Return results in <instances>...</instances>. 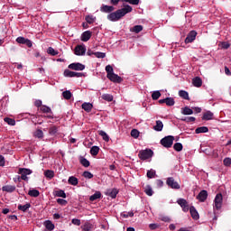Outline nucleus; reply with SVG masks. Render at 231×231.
Here are the masks:
<instances>
[{"label": "nucleus", "instance_id": "f257e3e1", "mask_svg": "<svg viewBox=\"0 0 231 231\" xmlns=\"http://www.w3.org/2000/svg\"><path fill=\"white\" fill-rule=\"evenodd\" d=\"M100 12H102L103 14H108L106 16L108 21H111L112 23H116V21H120V19L122 17H125V15H127V14H131V12H133V7L129 5H125V7L118 9L115 12V6L103 5L100 7Z\"/></svg>", "mask_w": 231, "mask_h": 231}, {"label": "nucleus", "instance_id": "f03ea898", "mask_svg": "<svg viewBox=\"0 0 231 231\" xmlns=\"http://www.w3.org/2000/svg\"><path fill=\"white\" fill-rule=\"evenodd\" d=\"M106 79L110 80L111 82H116V84H120L122 82V78L118 76L117 74H115L113 70V66L107 65L106 67Z\"/></svg>", "mask_w": 231, "mask_h": 231}, {"label": "nucleus", "instance_id": "7ed1b4c3", "mask_svg": "<svg viewBox=\"0 0 231 231\" xmlns=\"http://www.w3.org/2000/svg\"><path fill=\"white\" fill-rule=\"evenodd\" d=\"M160 143L161 145H162V147H165L166 149H171V147H172V144L174 143V136H165L161 140Z\"/></svg>", "mask_w": 231, "mask_h": 231}, {"label": "nucleus", "instance_id": "20e7f679", "mask_svg": "<svg viewBox=\"0 0 231 231\" xmlns=\"http://www.w3.org/2000/svg\"><path fill=\"white\" fill-rule=\"evenodd\" d=\"M32 172V170L28 168H20L18 170V174H21V180H23V181H28V176H30ZM21 180L20 177H18V181H21Z\"/></svg>", "mask_w": 231, "mask_h": 231}, {"label": "nucleus", "instance_id": "39448f33", "mask_svg": "<svg viewBox=\"0 0 231 231\" xmlns=\"http://www.w3.org/2000/svg\"><path fill=\"white\" fill-rule=\"evenodd\" d=\"M154 154V152L151 149L142 150L139 152V158L140 160L145 161L149 160V158H152V155Z\"/></svg>", "mask_w": 231, "mask_h": 231}, {"label": "nucleus", "instance_id": "423d86ee", "mask_svg": "<svg viewBox=\"0 0 231 231\" xmlns=\"http://www.w3.org/2000/svg\"><path fill=\"white\" fill-rule=\"evenodd\" d=\"M64 77H67L69 79H80V77H84V73L82 72H75V71H71L69 69H65L63 72Z\"/></svg>", "mask_w": 231, "mask_h": 231}, {"label": "nucleus", "instance_id": "0eeeda50", "mask_svg": "<svg viewBox=\"0 0 231 231\" xmlns=\"http://www.w3.org/2000/svg\"><path fill=\"white\" fill-rule=\"evenodd\" d=\"M166 185H168L170 189H173L175 190H180V189H181V187L180 186V183H178V181H175L172 177H169L166 180Z\"/></svg>", "mask_w": 231, "mask_h": 231}, {"label": "nucleus", "instance_id": "6e6552de", "mask_svg": "<svg viewBox=\"0 0 231 231\" xmlns=\"http://www.w3.org/2000/svg\"><path fill=\"white\" fill-rule=\"evenodd\" d=\"M215 206L214 208L217 210H221V208L223 207V195L221 193H217L214 199Z\"/></svg>", "mask_w": 231, "mask_h": 231}, {"label": "nucleus", "instance_id": "1a4fd4ad", "mask_svg": "<svg viewBox=\"0 0 231 231\" xmlns=\"http://www.w3.org/2000/svg\"><path fill=\"white\" fill-rule=\"evenodd\" d=\"M69 69H73L74 71H84V69H86V65L79 62L70 63L69 65Z\"/></svg>", "mask_w": 231, "mask_h": 231}, {"label": "nucleus", "instance_id": "9d476101", "mask_svg": "<svg viewBox=\"0 0 231 231\" xmlns=\"http://www.w3.org/2000/svg\"><path fill=\"white\" fill-rule=\"evenodd\" d=\"M197 35H198V32L196 31H190L184 41L185 44H189L190 42H194V41H196Z\"/></svg>", "mask_w": 231, "mask_h": 231}, {"label": "nucleus", "instance_id": "9b49d317", "mask_svg": "<svg viewBox=\"0 0 231 231\" xmlns=\"http://www.w3.org/2000/svg\"><path fill=\"white\" fill-rule=\"evenodd\" d=\"M16 42H18V44H25L28 48H32L33 46V43L29 39L22 36L16 39Z\"/></svg>", "mask_w": 231, "mask_h": 231}, {"label": "nucleus", "instance_id": "f8f14e48", "mask_svg": "<svg viewBox=\"0 0 231 231\" xmlns=\"http://www.w3.org/2000/svg\"><path fill=\"white\" fill-rule=\"evenodd\" d=\"M207 198H208V191L206 189H202L197 196V199H199L200 203H205V201H207Z\"/></svg>", "mask_w": 231, "mask_h": 231}, {"label": "nucleus", "instance_id": "ddd939ff", "mask_svg": "<svg viewBox=\"0 0 231 231\" xmlns=\"http://www.w3.org/2000/svg\"><path fill=\"white\" fill-rule=\"evenodd\" d=\"M75 55L82 56L86 55V46L85 45H77L74 49Z\"/></svg>", "mask_w": 231, "mask_h": 231}, {"label": "nucleus", "instance_id": "4468645a", "mask_svg": "<svg viewBox=\"0 0 231 231\" xmlns=\"http://www.w3.org/2000/svg\"><path fill=\"white\" fill-rule=\"evenodd\" d=\"M177 203L181 207L183 212H189L190 209V208H189V202H187L185 199H179Z\"/></svg>", "mask_w": 231, "mask_h": 231}, {"label": "nucleus", "instance_id": "2eb2a0df", "mask_svg": "<svg viewBox=\"0 0 231 231\" xmlns=\"http://www.w3.org/2000/svg\"><path fill=\"white\" fill-rule=\"evenodd\" d=\"M106 196H109V198H112V199H115L116 196L118 195V190L114 188V189H108L105 192Z\"/></svg>", "mask_w": 231, "mask_h": 231}, {"label": "nucleus", "instance_id": "dca6fc26", "mask_svg": "<svg viewBox=\"0 0 231 231\" xmlns=\"http://www.w3.org/2000/svg\"><path fill=\"white\" fill-rule=\"evenodd\" d=\"M92 35H93V32H91V31H85L84 32H82L80 39L83 42H88V41L91 39Z\"/></svg>", "mask_w": 231, "mask_h": 231}, {"label": "nucleus", "instance_id": "f3484780", "mask_svg": "<svg viewBox=\"0 0 231 231\" xmlns=\"http://www.w3.org/2000/svg\"><path fill=\"white\" fill-rule=\"evenodd\" d=\"M189 212L191 214V217L195 219V221H198V219H199V213H198V210H196V208L194 206H191L189 208Z\"/></svg>", "mask_w": 231, "mask_h": 231}, {"label": "nucleus", "instance_id": "a211bd4d", "mask_svg": "<svg viewBox=\"0 0 231 231\" xmlns=\"http://www.w3.org/2000/svg\"><path fill=\"white\" fill-rule=\"evenodd\" d=\"M192 84L195 88H201L203 86V80L199 77H195L192 79Z\"/></svg>", "mask_w": 231, "mask_h": 231}, {"label": "nucleus", "instance_id": "6ab92c4d", "mask_svg": "<svg viewBox=\"0 0 231 231\" xmlns=\"http://www.w3.org/2000/svg\"><path fill=\"white\" fill-rule=\"evenodd\" d=\"M2 190L3 192H9V193L15 192V186L5 185L2 187Z\"/></svg>", "mask_w": 231, "mask_h": 231}, {"label": "nucleus", "instance_id": "aec40b11", "mask_svg": "<svg viewBox=\"0 0 231 231\" xmlns=\"http://www.w3.org/2000/svg\"><path fill=\"white\" fill-rule=\"evenodd\" d=\"M82 109L86 111L87 113H91V109H93V104L91 103H83L81 105Z\"/></svg>", "mask_w": 231, "mask_h": 231}, {"label": "nucleus", "instance_id": "412c9836", "mask_svg": "<svg viewBox=\"0 0 231 231\" xmlns=\"http://www.w3.org/2000/svg\"><path fill=\"white\" fill-rule=\"evenodd\" d=\"M153 129L157 132L163 131V122H162V120H157L156 125L153 126Z\"/></svg>", "mask_w": 231, "mask_h": 231}, {"label": "nucleus", "instance_id": "4be33fe9", "mask_svg": "<svg viewBox=\"0 0 231 231\" xmlns=\"http://www.w3.org/2000/svg\"><path fill=\"white\" fill-rule=\"evenodd\" d=\"M102 198V193L100 191H96L95 194L89 197V201H97Z\"/></svg>", "mask_w": 231, "mask_h": 231}, {"label": "nucleus", "instance_id": "5701e85b", "mask_svg": "<svg viewBox=\"0 0 231 231\" xmlns=\"http://www.w3.org/2000/svg\"><path fill=\"white\" fill-rule=\"evenodd\" d=\"M181 115H194V110H192L190 107L189 106H185L183 108H181Z\"/></svg>", "mask_w": 231, "mask_h": 231}, {"label": "nucleus", "instance_id": "b1692460", "mask_svg": "<svg viewBox=\"0 0 231 231\" xmlns=\"http://www.w3.org/2000/svg\"><path fill=\"white\" fill-rule=\"evenodd\" d=\"M179 97H180V98H183L184 100H190V97H189V92L185 90H180Z\"/></svg>", "mask_w": 231, "mask_h": 231}, {"label": "nucleus", "instance_id": "393cba45", "mask_svg": "<svg viewBox=\"0 0 231 231\" xmlns=\"http://www.w3.org/2000/svg\"><path fill=\"white\" fill-rule=\"evenodd\" d=\"M32 207V204L26 203L25 205H18V210H21L22 212H27L28 209Z\"/></svg>", "mask_w": 231, "mask_h": 231}, {"label": "nucleus", "instance_id": "a878e982", "mask_svg": "<svg viewBox=\"0 0 231 231\" xmlns=\"http://www.w3.org/2000/svg\"><path fill=\"white\" fill-rule=\"evenodd\" d=\"M214 118V113L207 111L202 116V120H212Z\"/></svg>", "mask_w": 231, "mask_h": 231}, {"label": "nucleus", "instance_id": "bb28decb", "mask_svg": "<svg viewBox=\"0 0 231 231\" xmlns=\"http://www.w3.org/2000/svg\"><path fill=\"white\" fill-rule=\"evenodd\" d=\"M68 181L69 185H73L74 187H77V185H79V179H77V177L75 176L69 177Z\"/></svg>", "mask_w": 231, "mask_h": 231}, {"label": "nucleus", "instance_id": "cd10ccee", "mask_svg": "<svg viewBox=\"0 0 231 231\" xmlns=\"http://www.w3.org/2000/svg\"><path fill=\"white\" fill-rule=\"evenodd\" d=\"M196 134H201V133H208V127L207 126H200L196 128L195 130Z\"/></svg>", "mask_w": 231, "mask_h": 231}, {"label": "nucleus", "instance_id": "c85d7f7f", "mask_svg": "<svg viewBox=\"0 0 231 231\" xmlns=\"http://www.w3.org/2000/svg\"><path fill=\"white\" fill-rule=\"evenodd\" d=\"M28 195L31 196V198H39L41 192H39L38 189H30Z\"/></svg>", "mask_w": 231, "mask_h": 231}, {"label": "nucleus", "instance_id": "c756f323", "mask_svg": "<svg viewBox=\"0 0 231 231\" xmlns=\"http://www.w3.org/2000/svg\"><path fill=\"white\" fill-rule=\"evenodd\" d=\"M57 133H59V127L52 125L49 128V134H51V136H55Z\"/></svg>", "mask_w": 231, "mask_h": 231}, {"label": "nucleus", "instance_id": "7c9ffc66", "mask_svg": "<svg viewBox=\"0 0 231 231\" xmlns=\"http://www.w3.org/2000/svg\"><path fill=\"white\" fill-rule=\"evenodd\" d=\"M45 227L47 230H54L55 229V225L51 220H47L44 222Z\"/></svg>", "mask_w": 231, "mask_h": 231}, {"label": "nucleus", "instance_id": "2f4dec72", "mask_svg": "<svg viewBox=\"0 0 231 231\" xmlns=\"http://www.w3.org/2000/svg\"><path fill=\"white\" fill-rule=\"evenodd\" d=\"M165 104L171 107L176 104V101H174V97H166Z\"/></svg>", "mask_w": 231, "mask_h": 231}, {"label": "nucleus", "instance_id": "473e14b6", "mask_svg": "<svg viewBox=\"0 0 231 231\" xmlns=\"http://www.w3.org/2000/svg\"><path fill=\"white\" fill-rule=\"evenodd\" d=\"M100 152V148L98 146H92L90 149V154L92 156H97Z\"/></svg>", "mask_w": 231, "mask_h": 231}, {"label": "nucleus", "instance_id": "72a5a7b5", "mask_svg": "<svg viewBox=\"0 0 231 231\" xmlns=\"http://www.w3.org/2000/svg\"><path fill=\"white\" fill-rule=\"evenodd\" d=\"M62 97L65 98V100H70L73 94H71V91L66 90L62 92Z\"/></svg>", "mask_w": 231, "mask_h": 231}, {"label": "nucleus", "instance_id": "f704fd0d", "mask_svg": "<svg viewBox=\"0 0 231 231\" xmlns=\"http://www.w3.org/2000/svg\"><path fill=\"white\" fill-rule=\"evenodd\" d=\"M45 178H49V180H51L55 176V172L51 170H47L44 171Z\"/></svg>", "mask_w": 231, "mask_h": 231}, {"label": "nucleus", "instance_id": "c9c22d12", "mask_svg": "<svg viewBox=\"0 0 231 231\" xmlns=\"http://www.w3.org/2000/svg\"><path fill=\"white\" fill-rule=\"evenodd\" d=\"M173 149L177 152H181V151H183V144H181V143H176L173 145Z\"/></svg>", "mask_w": 231, "mask_h": 231}, {"label": "nucleus", "instance_id": "e433bc0d", "mask_svg": "<svg viewBox=\"0 0 231 231\" xmlns=\"http://www.w3.org/2000/svg\"><path fill=\"white\" fill-rule=\"evenodd\" d=\"M103 100H106V102H113V95L111 94H103L101 96Z\"/></svg>", "mask_w": 231, "mask_h": 231}, {"label": "nucleus", "instance_id": "4c0bfd02", "mask_svg": "<svg viewBox=\"0 0 231 231\" xmlns=\"http://www.w3.org/2000/svg\"><path fill=\"white\" fill-rule=\"evenodd\" d=\"M98 134L99 136H102L105 142H109V135H107V134L105 131L103 130L98 131Z\"/></svg>", "mask_w": 231, "mask_h": 231}, {"label": "nucleus", "instance_id": "58836bf2", "mask_svg": "<svg viewBox=\"0 0 231 231\" xmlns=\"http://www.w3.org/2000/svg\"><path fill=\"white\" fill-rule=\"evenodd\" d=\"M143 30V26L142 25H134L130 31L134 32V33H140Z\"/></svg>", "mask_w": 231, "mask_h": 231}, {"label": "nucleus", "instance_id": "ea45409f", "mask_svg": "<svg viewBox=\"0 0 231 231\" xmlns=\"http://www.w3.org/2000/svg\"><path fill=\"white\" fill-rule=\"evenodd\" d=\"M94 228V226L93 224H90V223H85V225L82 226V230L84 231H91L93 230Z\"/></svg>", "mask_w": 231, "mask_h": 231}, {"label": "nucleus", "instance_id": "a19ab883", "mask_svg": "<svg viewBox=\"0 0 231 231\" xmlns=\"http://www.w3.org/2000/svg\"><path fill=\"white\" fill-rule=\"evenodd\" d=\"M79 163H81V165H83V167H89V165H90V162L88 161V159H86L84 157H80Z\"/></svg>", "mask_w": 231, "mask_h": 231}, {"label": "nucleus", "instance_id": "79ce46f5", "mask_svg": "<svg viewBox=\"0 0 231 231\" xmlns=\"http://www.w3.org/2000/svg\"><path fill=\"white\" fill-rule=\"evenodd\" d=\"M55 196L57 198H63V199H66V192H64V190L62 189H59V190H56L55 191Z\"/></svg>", "mask_w": 231, "mask_h": 231}, {"label": "nucleus", "instance_id": "37998d69", "mask_svg": "<svg viewBox=\"0 0 231 231\" xmlns=\"http://www.w3.org/2000/svg\"><path fill=\"white\" fill-rule=\"evenodd\" d=\"M47 53L49 55H52V57H55V55H59V51H55V49H53V47H49L47 50Z\"/></svg>", "mask_w": 231, "mask_h": 231}, {"label": "nucleus", "instance_id": "c03bdc74", "mask_svg": "<svg viewBox=\"0 0 231 231\" xmlns=\"http://www.w3.org/2000/svg\"><path fill=\"white\" fill-rule=\"evenodd\" d=\"M181 122H187L188 124L190 122H196V117L194 116H187L180 118Z\"/></svg>", "mask_w": 231, "mask_h": 231}, {"label": "nucleus", "instance_id": "a18cd8bd", "mask_svg": "<svg viewBox=\"0 0 231 231\" xmlns=\"http://www.w3.org/2000/svg\"><path fill=\"white\" fill-rule=\"evenodd\" d=\"M160 97H162V93L160 92V90L153 91L152 94V100H158Z\"/></svg>", "mask_w": 231, "mask_h": 231}, {"label": "nucleus", "instance_id": "49530a36", "mask_svg": "<svg viewBox=\"0 0 231 231\" xmlns=\"http://www.w3.org/2000/svg\"><path fill=\"white\" fill-rule=\"evenodd\" d=\"M34 136L35 138H44V133L42 132V130L38 129L35 131Z\"/></svg>", "mask_w": 231, "mask_h": 231}, {"label": "nucleus", "instance_id": "de8ad7c7", "mask_svg": "<svg viewBox=\"0 0 231 231\" xmlns=\"http://www.w3.org/2000/svg\"><path fill=\"white\" fill-rule=\"evenodd\" d=\"M40 111H42V113H51V108H50L46 105H43L42 106L40 107Z\"/></svg>", "mask_w": 231, "mask_h": 231}, {"label": "nucleus", "instance_id": "09e8293b", "mask_svg": "<svg viewBox=\"0 0 231 231\" xmlns=\"http://www.w3.org/2000/svg\"><path fill=\"white\" fill-rule=\"evenodd\" d=\"M4 121L8 124V125H15V119H12L10 117H5Z\"/></svg>", "mask_w": 231, "mask_h": 231}, {"label": "nucleus", "instance_id": "8fccbe9b", "mask_svg": "<svg viewBox=\"0 0 231 231\" xmlns=\"http://www.w3.org/2000/svg\"><path fill=\"white\" fill-rule=\"evenodd\" d=\"M144 192L146 193L147 196H152L154 194V191H152V188L151 186H146Z\"/></svg>", "mask_w": 231, "mask_h": 231}, {"label": "nucleus", "instance_id": "3c124183", "mask_svg": "<svg viewBox=\"0 0 231 231\" xmlns=\"http://www.w3.org/2000/svg\"><path fill=\"white\" fill-rule=\"evenodd\" d=\"M156 176V171L151 169L147 171V178H149L150 180L154 178Z\"/></svg>", "mask_w": 231, "mask_h": 231}, {"label": "nucleus", "instance_id": "603ef678", "mask_svg": "<svg viewBox=\"0 0 231 231\" xmlns=\"http://www.w3.org/2000/svg\"><path fill=\"white\" fill-rule=\"evenodd\" d=\"M85 21L88 24H93V23H95V17H93V15H87Z\"/></svg>", "mask_w": 231, "mask_h": 231}, {"label": "nucleus", "instance_id": "864d4df0", "mask_svg": "<svg viewBox=\"0 0 231 231\" xmlns=\"http://www.w3.org/2000/svg\"><path fill=\"white\" fill-rule=\"evenodd\" d=\"M57 203L62 207H66L68 205V200L63 199H57Z\"/></svg>", "mask_w": 231, "mask_h": 231}, {"label": "nucleus", "instance_id": "5fc2aeb1", "mask_svg": "<svg viewBox=\"0 0 231 231\" xmlns=\"http://www.w3.org/2000/svg\"><path fill=\"white\" fill-rule=\"evenodd\" d=\"M131 136L133 138H138V136H140V132L138 130H136V129H133L131 131Z\"/></svg>", "mask_w": 231, "mask_h": 231}, {"label": "nucleus", "instance_id": "6e6d98bb", "mask_svg": "<svg viewBox=\"0 0 231 231\" xmlns=\"http://www.w3.org/2000/svg\"><path fill=\"white\" fill-rule=\"evenodd\" d=\"M83 177L87 178V180H91L93 178V173H91L90 171H84Z\"/></svg>", "mask_w": 231, "mask_h": 231}, {"label": "nucleus", "instance_id": "4d7b16f0", "mask_svg": "<svg viewBox=\"0 0 231 231\" xmlns=\"http://www.w3.org/2000/svg\"><path fill=\"white\" fill-rule=\"evenodd\" d=\"M94 55L97 59H106V53L104 52H95Z\"/></svg>", "mask_w": 231, "mask_h": 231}, {"label": "nucleus", "instance_id": "13d9d810", "mask_svg": "<svg viewBox=\"0 0 231 231\" xmlns=\"http://www.w3.org/2000/svg\"><path fill=\"white\" fill-rule=\"evenodd\" d=\"M127 3V0H110L111 5L116 6L119 3Z\"/></svg>", "mask_w": 231, "mask_h": 231}, {"label": "nucleus", "instance_id": "bf43d9fd", "mask_svg": "<svg viewBox=\"0 0 231 231\" xmlns=\"http://www.w3.org/2000/svg\"><path fill=\"white\" fill-rule=\"evenodd\" d=\"M72 225H76V226H80V219L79 218H73L71 220Z\"/></svg>", "mask_w": 231, "mask_h": 231}, {"label": "nucleus", "instance_id": "052dcab7", "mask_svg": "<svg viewBox=\"0 0 231 231\" xmlns=\"http://www.w3.org/2000/svg\"><path fill=\"white\" fill-rule=\"evenodd\" d=\"M126 3H129V5H140V0H126Z\"/></svg>", "mask_w": 231, "mask_h": 231}, {"label": "nucleus", "instance_id": "680f3d73", "mask_svg": "<svg viewBox=\"0 0 231 231\" xmlns=\"http://www.w3.org/2000/svg\"><path fill=\"white\" fill-rule=\"evenodd\" d=\"M224 165H226V167H230V165H231V159L230 158H225L224 159Z\"/></svg>", "mask_w": 231, "mask_h": 231}, {"label": "nucleus", "instance_id": "e2e57ef3", "mask_svg": "<svg viewBox=\"0 0 231 231\" xmlns=\"http://www.w3.org/2000/svg\"><path fill=\"white\" fill-rule=\"evenodd\" d=\"M149 228H150V230H156L157 228H160V225H158V224H150Z\"/></svg>", "mask_w": 231, "mask_h": 231}, {"label": "nucleus", "instance_id": "0e129e2a", "mask_svg": "<svg viewBox=\"0 0 231 231\" xmlns=\"http://www.w3.org/2000/svg\"><path fill=\"white\" fill-rule=\"evenodd\" d=\"M34 106H35V107H41V106H43V105H42V100H41V99L36 100V101L34 102Z\"/></svg>", "mask_w": 231, "mask_h": 231}, {"label": "nucleus", "instance_id": "69168bd1", "mask_svg": "<svg viewBox=\"0 0 231 231\" xmlns=\"http://www.w3.org/2000/svg\"><path fill=\"white\" fill-rule=\"evenodd\" d=\"M155 183L159 188L163 187V181L162 180H156Z\"/></svg>", "mask_w": 231, "mask_h": 231}, {"label": "nucleus", "instance_id": "338daca9", "mask_svg": "<svg viewBox=\"0 0 231 231\" xmlns=\"http://www.w3.org/2000/svg\"><path fill=\"white\" fill-rule=\"evenodd\" d=\"M222 48L224 50H228L230 48V43H228V42H222Z\"/></svg>", "mask_w": 231, "mask_h": 231}, {"label": "nucleus", "instance_id": "774afa93", "mask_svg": "<svg viewBox=\"0 0 231 231\" xmlns=\"http://www.w3.org/2000/svg\"><path fill=\"white\" fill-rule=\"evenodd\" d=\"M0 167H5V157L0 155Z\"/></svg>", "mask_w": 231, "mask_h": 231}]
</instances>
